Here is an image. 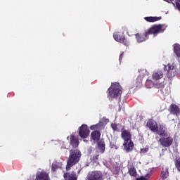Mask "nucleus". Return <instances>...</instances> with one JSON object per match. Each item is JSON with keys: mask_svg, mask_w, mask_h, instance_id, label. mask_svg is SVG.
<instances>
[{"mask_svg": "<svg viewBox=\"0 0 180 180\" xmlns=\"http://www.w3.org/2000/svg\"><path fill=\"white\" fill-rule=\"evenodd\" d=\"M147 127L162 137H167V127L164 125H158L155 121L150 120L147 122Z\"/></svg>", "mask_w": 180, "mask_h": 180, "instance_id": "obj_1", "label": "nucleus"}, {"mask_svg": "<svg viewBox=\"0 0 180 180\" xmlns=\"http://www.w3.org/2000/svg\"><path fill=\"white\" fill-rule=\"evenodd\" d=\"M81 151L79 150H70V155L69 159L68 160V164L66 166L67 171H70L71 169V167L73 165H75L78 161H79V159L81 158Z\"/></svg>", "mask_w": 180, "mask_h": 180, "instance_id": "obj_2", "label": "nucleus"}, {"mask_svg": "<svg viewBox=\"0 0 180 180\" xmlns=\"http://www.w3.org/2000/svg\"><path fill=\"white\" fill-rule=\"evenodd\" d=\"M167 29V25L165 24L153 25L149 29L146 30V37L149 34H153V37L158 36L159 33H164Z\"/></svg>", "mask_w": 180, "mask_h": 180, "instance_id": "obj_3", "label": "nucleus"}, {"mask_svg": "<svg viewBox=\"0 0 180 180\" xmlns=\"http://www.w3.org/2000/svg\"><path fill=\"white\" fill-rule=\"evenodd\" d=\"M120 95H122V86L117 82L112 83L108 89V97L116 98L120 96Z\"/></svg>", "mask_w": 180, "mask_h": 180, "instance_id": "obj_4", "label": "nucleus"}, {"mask_svg": "<svg viewBox=\"0 0 180 180\" xmlns=\"http://www.w3.org/2000/svg\"><path fill=\"white\" fill-rule=\"evenodd\" d=\"M89 128L88 127V125L83 124L81 127L79 128V135L81 137V139H86L88 136H89Z\"/></svg>", "mask_w": 180, "mask_h": 180, "instance_id": "obj_5", "label": "nucleus"}, {"mask_svg": "<svg viewBox=\"0 0 180 180\" xmlns=\"http://www.w3.org/2000/svg\"><path fill=\"white\" fill-rule=\"evenodd\" d=\"M86 180H103V175L98 171L92 172L88 174Z\"/></svg>", "mask_w": 180, "mask_h": 180, "instance_id": "obj_6", "label": "nucleus"}, {"mask_svg": "<svg viewBox=\"0 0 180 180\" xmlns=\"http://www.w3.org/2000/svg\"><path fill=\"white\" fill-rule=\"evenodd\" d=\"M113 37L118 43H123L124 46H129V42L124 39L123 34L115 32L113 34Z\"/></svg>", "mask_w": 180, "mask_h": 180, "instance_id": "obj_7", "label": "nucleus"}, {"mask_svg": "<svg viewBox=\"0 0 180 180\" xmlns=\"http://www.w3.org/2000/svg\"><path fill=\"white\" fill-rule=\"evenodd\" d=\"M164 78V72L161 70H158L153 72L152 75V79L153 81H160V79H162Z\"/></svg>", "mask_w": 180, "mask_h": 180, "instance_id": "obj_8", "label": "nucleus"}, {"mask_svg": "<svg viewBox=\"0 0 180 180\" xmlns=\"http://www.w3.org/2000/svg\"><path fill=\"white\" fill-rule=\"evenodd\" d=\"M123 146L125 151H127V153H129V151H131L134 148V143H133V141H131V140L124 141Z\"/></svg>", "mask_w": 180, "mask_h": 180, "instance_id": "obj_9", "label": "nucleus"}, {"mask_svg": "<svg viewBox=\"0 0 180 180\" xmlns=\"http://www.w3.org/2000/svg\"><path fill=\"white\" fill-rule=\"evenodd\" d=\"M37 180H50L49 174L44 171L38 172L36 176Z\"/></svg>", "mask_w": 180, "mask_h": 180, "instance_id": "obj_10", "label": "nucleus"}, {"mask_svg": "<svg viewBox=\"0 0 180 180\" xmlns=\"http://www.w3.org/2000/svg\"><path fill=\"white\" fill-rule=\"evenodd\" d=\"M160 144L163 146V147H169L171 144H172V139L171 137L167 138H162L160 139Z\"/></svg>", "mask_w": 180, "mask_h": 180, "instance_id": "obj_11", "label": "nucleus"}, {"mask_svg": "<svg viewBox=\"0 0 180 180\" xmlns=\"http://www.w3.org/2000/svg\"><path fill=\"white\" fill-rule=\"evenodd\" d=\"M69 139H70V144L73 148H75L79 146V142L78 141V137L74 135H71L70 137V136L67 137V140H68Z\"/></svg>", "mask_w": 180, "mask_h": 180, "instance_id": "obj_12", "label": "nucleus"}, {"mask_svg": "<svg viewBox=\"0 0 180 180\" xmlns=\"http://www.w3.org/2000/svg\"><path fill=\"white\" fill-rule=\"evenodd\" d=\"M122 139L124 140V141H129L131 140V134H130V131L127 130H122L121 134Z\"/></svg>", "mask_w": 180, "mask_h": 180, "instance_id": "obj_13", "label": "nucleus"}, {"mask_svg": "<svg viewBox=\"0 0 180 180\" xmlns=\"http://www.w3.org/2000/svg\"><path fill=\"white\" fill-rule=\"evenodd\" d=\"M91 140H93L94 143H96L99 141V139H101V132L98 131H94L91 134Z\"/></svg>", "mask_w": 180, "mask_h": 180, "instance_id": "obj_14", "label": "nucleus"}, {"mask_svg": "<svg viewBox=\"0 0 180 180\" xmlns=\"http://www.w3.org/2000/svg\"><path fill=\"white\" fill-rule=\"evenodd\" d=\"M105 127V124H103V122H99V123L93 124L90 126L91 130H95V131H98V130H102Z\"/></svg>", "mask_w": 180, "mask_h": 180, "instance_id": "obj_15", "label": "nucleus"}, {"mask_svg": "<svg viewBox=\"0 0 180 180\" xmlns=\"http://www.w3.org/2000/svg\"><path fill=\"white\" fill-rule=\"evenodd\" d=\"M136 39L138 43H143V41H146V40L148 39V36L146 37V31H145V34H136Z\"/></svg>", "mask_w": 180, "mask_h": 180, "instance_id": "obj_16", "label": "nucleus"}, {"mask_svg": "<svg viewBox=\"0 0 180 180\" xmlns=\"http://www.w3.org/2000/svg\"><path fill=\"white\" fill-rule=\"evenodd\" d=\"M170 112L172 115L178 116V115H179V108H178V106L175 104H172L170 105Z\"/></svg>", "mask_w": 180, "mask_h": 180, "instance_id": "obj_17", "label": "nucleus"}, {"mask_svg": "<svg viewBox=\"0 0 180 180\" xmlns=\"http://www.w3.org/2000/svg\"><path fill=\"white\" fill-rule=\"evenodd\" d=\"M165 2H168V4H172V5L175 7V9H178L180 11V0H164Z\"/></svg>", "mask_w": 180, "mask_h": 180, "instance_id": "obj_18", "label": "nucleus"}, {"mask_svg": "<svg viewBox=\"0 0 180 180\" xmlns=\"http://www.w3.org/2000/svg\"><path fill=\"white\" fill-rule=\"evenodd\" d=\"M64 178L66 180H77V177L75 172L66 173L64 174Z\"/></svg>", "mask_w": 180, "mask_h": 180, "instance_id": "obj_19", "label": "nucleus"}, {"mask_svg": "<svg viewBox=\"0 0 180 180\" xmlns=\"http://www.w3.org/2000/svg\"><path fill=\"white\" fill-rule=\"evenodd\" d=\"M144 19L146 20V22L153 23L154 22H158V20H161V17H145Z\"/></svg>", "mask_w": 180, "mask_h": 180, "instance_id": "obj_20", "label": "nucleus"}, {"mask_svg": "<svg viewBox=\"0 0 180 180\" xmlns=\"http://www.w3.org/2000/svg\"><path fill=\"white\" fill-rule=\"evenodd\" d=\"M98 148L101 154L105 153V142L103 141H100L98 142Z\"/></svg>", "mask_w": 180, "mask_h": 180, "instance_id": "obj_21", "label": "nucleus"}, {"mask_svg": "<svg viewBox=\"0 0 180 180\" xmlns=\"http://www.w3.org/2000/svg\"><path fill=\"white\" fill-rule=\"evenodd\" d=\"M63 167V162L54 161L52 164V171H56L58 168Z\"/></svg>", "mask_w": 180, "mask_h": 180, "instance_id": "obj_22", "label": "nucleus"}, {"mask_svg": "<svg viewBox=\"0 0 180 180\" xmlns=\"http://www.w3.org/2000/svg\"><path fill=\"white\" fill-rule=\"evenodd\" d=\"M173 47H174V52L175 53L176 57H180V45H179V44H174Z\"/></svg>", "mask_w": 180, "mask_h": 180, "instance_id": "obj_23", "label": "nucleus"}, {"mask_svg": "<svg viewBox=\"0 0 180 180\" xmlns=\"http://www.w3.org/2000/svg\"><path fill=\"white\" fill-rule=\"evenodd\" d=\"M169 175V173L168 172V169H162L161 176L163 178V179H165V178H168V176Z\"/></svg>", "mask_w": 180, "mask_h": 180, "instance_id": "obj_24", "label": "nucleus"}, {"mask_svg": "<svg viewBox=\"0 0 180 180\" xmlns=\"http://www.w3.org/2000/svg\"><path fill=\"white\" fill-rule=\"evenodd\" d=\"M139 72L141 78H143V77H146V75H148V72H147V70H146V69H140L139 70Z\"/></svg>", "mask_w": 180, "mask_h": 180, "instance_id": "obj_25", "label": "nucleus"}, {"mask_svg": "<svg viewBox=\"0 0 180 180\" xmlns=\"http://www.w3.org/2000/svg\"><path fill=\"white\" fill-rule=\"evenodd\" d=\"M129 173L131 176H136V175H137V172H136V169H134V167H131L129 169Z\"/></svg>", "mask_w": 180, "mask_h": 180, "instance_id": "obj_26", "label": "nucleus"}, {"mask_svg": "<svg viewBox=\"0 0 180 180\" xmlns=\"http://www.w3.org/2000/svg\"><path fill=\"white\" fill-rule=\"evenodd\" d=\"M111 127L115 131H119V129H122V125L117 124H112Z\"/></svg>", "mask_w": 180, "mask_h": 180, "instance_id": "obj_27", "label": "nucleus"}, {"mask_svg": "<svg viewBox=\"0 0 180 180\" xmlns=\"http://www.w3.org/2000/svg\"><path fill=\"white\" fill-rule=\"evenodd\" d=\"M167 67H168L167 72H169V74L171 72H174L175 71V66H174L173 65L169 64Z\"/></svg>", "mask_w": 180, "mask_h": 180, "instance_id": "obj_28", "label": "nucleus"}, {"mask_svg": "<svg viewBox=\"0 0 180 180\" xmlns=\"http://www.w3.org/2000/svg\"><path fill=\"white\" fill-rule=\"evenodd\" d=\"M176 168H177L178 171L180 172V159L176 160Z\"/></svg>", "mask_w": 180, "mask_h": 180, "instance_id": "obj_29", "label": "nucleus"}, {"mask_svg": "<svg viewBox=\"0 0 180 180\" xmlns=\"http://www.w3.org/2000/svg\"><path fill=\"white\" fill-rule=\"evenodd\" d=\"M98 157H99V155H96V156H93L91 160H93V161H94V162H96V161L98 160Z\"/></svg>", "mask_w": 180, "mask_h": 180, "instance_id": "obj_30", "label": "nucleus"}, {"mask_svg": "<svg viewBox=\"0 0 180 180\" xmlns=\"http://www.w3.org/2000/svg\"><path fill=\"white\" fill-rule=\"evenodd\" d=\"M95 149L94 148H89V150H88V153H89V154H92V153H95Z\"/></svg>", "mask_w": 180, "mask_h": 180, "instance_id": "obj_31", "label": "nucleus"}, {"mask_svg": "<svg viewBox=\"0 0 180 180\" xmlns=\"http://www.w3.org/2000/svg\"><path fill=\"white\" fill-rule=\"evenodd\" d=\"M146 85H151L153 86V85H154V83H153L152 80H147Z\"/></svg>", "mask_w": 180, "mask_h": 180, "instance_id": "obj_32", "label": "nucleus"}, {"mask_svg": "<svg viewBox=\"0 0 180 180\" xmlns=\"http://www.w3.org/2000/svg\"><path fill=\"white\" fill-rule=\"evenodd\" d=\"M148 151V148H146L141 149V152L142 153H147Z\"/></svg>", "mask_w": 180, "mask_h": 180, "instance_id": "obj_33", "label": "nucleus"}, {"mask_svg": "<svg viewBox=\"0 0 180 180\" xmlns=\"http://www.w3.org/2000/svg\"><path fill=\"white\" fill-rule=\"evenodd\" d=\"M148 179L145 176H141V178L137 179V180H147Z\"/></svg>", "mask_w": 180, "mask_h": 180, "instance_id": "obj_34", "label": "nucleus"}, {"mask_svg": "<svg viewBox=\"0 0 180 180\" xmlns=\"http://www.w3.org/2000/svg\"><path fill=\"white\" fill-rule=\"evenodd\" d=\"M61 144L63 145V146L61 147V148H67V146H65V143L61 142Z\"/></svg>", "mask_w": 180, "mask_h": 180, "instance_id": "obj_35", "label": "nucleus"}, {"mask_svg": "<svg viewBox=\"0 0 180 180\" xmlns=\"http://www.w3.org/2000/svg\"><path fill=\"white\" fill-rule=\"evenodd\" d=\"M123 57V53H121L120 56V60H122V58Z\"/></svg>", "mask_w": 180, "mask_h": 180, "instance_id": "obj_36", "label": "nucleus"}, {"mask_svg": "<svg viewBox=\"0 0 180 180\" xmlns=\"http://www.w3.org/2000/svg\"><path fill=\"white\" fill-rule=\"evenodd\" d=\"M165 68H167V66H165Z\"/></svg>", "mask_w": 180, "mask_h": 180, "instance_id": "obj_37", "label": "nucleus"}, {"mask_svg": "<svg viewBox=\"0 0 180 180\" xmlns=\"http://www.w3.org/2000/svg\"><path fill=\"white\" fill-rule=\"evenodd\" d=\"M84 141H86V140H84Z\"/></svg>", "mask_w": 180, "mask_h": 180, "instance_id": "obj_38", "label": "nucleus"}]
</instances>
